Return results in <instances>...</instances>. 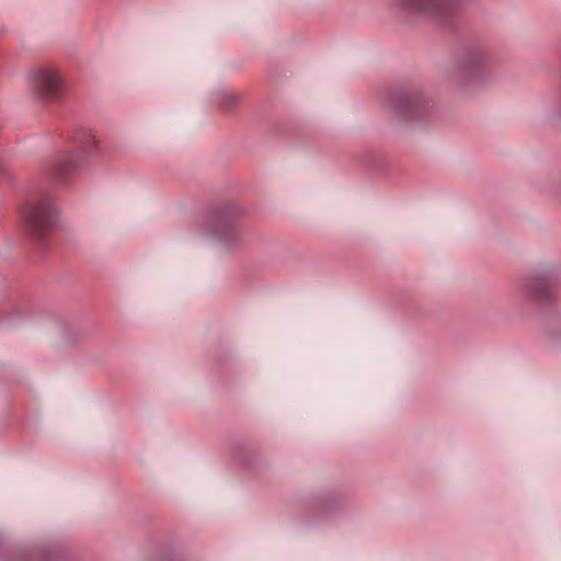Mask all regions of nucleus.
I'll return each instance as SVG.
<instances>
[{"instance_id":"0eeeda50","label":"nucleus","mask_w":561,"mask_h":561,"mask_svg":"<svg viewBox=\"0 0 561 561\" xmlns=\"http://www.w3.org/2000/svg\"><path fill=\"white\" fill-rule=\"evenodd\" d=\"M211 233L227 248L237 245L241 240L240 229L232 219L226 216L214 218Z\"/></svg>"},{"instance_id":"423d86ee","label":"nucleus","mask_w":561,"mask_h":561,"mask_svg":"<svg viewBox=\"0 0 561 561\" xmlns=\"http://www.w3.org/2000/svg\"><path fill=\"white\" fill-rule=\"evenodd\" d=\"M454 1L455 0H397L402 10L426 18L444 15Z\"/></svg>"},{"instance_id":"f257e3e1","label":"nucleus","mask_w":561,"mask_h":561,"mask_svg":"<svg viewBox=\"0 0 561 561\" xmlns=\"http://www.w3.org/2000/svg\"><path fill=\"white\" fill-rule=\"evenodd\" d=\"M21 217L34 236H44L53 228L56 219L53 198L45 196L37 202L28 203L22 208Z\"/></svg>"},{"instance_id":"7ed1b4c3","label":"nucleus","mask_w":561,"mask_h":561,"mask_svg":"<svg viewBox=\"0 0 561 561\" xmlns=\"http://www.w3.org/2000/svg\"><path fill=\"white\" fill-rule=\"evenodd\" d=\"M34 90L45 99L55 100L64 93V81L59 71L51 65H42L30 75Z\"/></svg>"},{"instance_id":"20e7f679","label":"nucleus","mask_w":561,"mask_h":561,"mask_svg":"<svg viewBox=\"0 0 561 561\" xmlns=\"http://www.w3.org/2000/svg\"><path fill=\"white\" fill-rule=\"evenodd\" d=\"M76 141L78 144V152L62 157L57 164V172L61 175L75 172L85 158L98 150L95 136L89 130L80 131L76 137Z\"/></svg>"},{"instance_id":"6e6552de","label":"nucleus","mask_w":561,"mask_h":561,"mask_svg":"<svg viewBox=\"0 0 561 561\" xmlns=\"http://www.w3.org/2000/svg\"><path fill=\"white\" fill-rule=\"evenodd\" d=\"M417 102L411 99H404L400 103V110L407 112V118H414L412 112L417 110Z\"/></svg>"},{"instance_id":"f03ea898","label":"nucleus","mask_w":561,"mask_h":561,"mask_svg":"<svg viewBox=\"0 0 561 561\" xmlns=\"http://www.w3.org/2000/svg\"><path fill=\"white\" fill-rule=\"evenodd\" d=\"M558 273V265L542 264L534 273L520 279L519 287L522 290L531 293L540 304L552 305L556 294L547 279L556 277Z\"/></svg>"},{"instance_id":"39448f33","label":"nucleus","mask_w":561,"mask_h":561,"mask_svg":"<svg viewBox=\"0 0 561 561\" xmlns=\"http://www.w3.org/2000/svg\"><path fill=\"white\" fill-rule=\"evenodd\" d=\"M485 62L486 56L484 51H469L455 65L451 76L461 82H468L479 77Z\"/></svg>"}]
</instances>
